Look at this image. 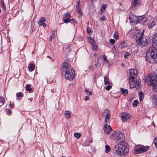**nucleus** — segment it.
<instances>
[{
  "label": "nucleus",
  "mask_w": 157,
  "mask_h": 157,
  "mask_svg": "<svg viewBox=\"0 0 157 157\" xmlns=\"http://www.w3.org/2000/svg\"><path fill=\"white\" fill-rule=\"evenodd\" d=\"M85 92L88 95H92V92L90 91H89L87 90H85Z\"/></svg>",
  "instance_id": "58836bf2"
},
{
  "label": "nucleus",
  "mask_w": 157,
  "mask_h": 157,
  "mask_svg": "<svg viewBox=\"0 0 157 157\" xmlns=\"http://www.w3.org/2000/svg\"><path fill=\"white\" fill-rule=\"evenodd\" d=\"M127 44V43L126 42L123 41L120 44L119 46L120 48L123 49L126 47Z\"/></svg>",
  "instance_id": "6ab92c4d"
},
{
  "label": "nucleus",
  "mask_w": 157,
  "mask_h": 157,
  "mask_svg": "<svg viewBox=\"0 0 157 157\" xmlns=\"http://www.w3.org/2000/svg\"><path fill=\"white\" fill-rule=\"evenodd\" d=\"M5 99L4 98L2 97H0V103L2 105L4 104V103Z\"/></svg>",
  "instance_id": "4c0bfd02"
},
{
  "label": "nucleus",
  "mask_w": 157,
  "mask_h": 157,
  "mask_svg": "<svg viewBox=\"0 0 157 157\" xmlns=\"http://www.w3.org/2000/svg\"><path fill=\"white\" fill-rule=\"evenodd\" d=\"M149 21V20L147 18H146L144 16H140L139 23L141 24L146 25Z\"/></svg>",
  "instance_id": "9d476101"
},
{
  "label": "nucleus",
  "mask_w": 157,
  "mask_h": 157,
  "mask_svg": "<svg viewBox=\"0 0 157 157\" xmlns=\"http://www.w3.org/2000/svg\"><path fill=\"white\" fill-rule=\"evenodd\" d=\"M136 40L138 44L142 47L146 46L148 44L147 39L143 37V34H141L137 38H136Z\"/></svg>",
  "instance_id": "423d86ee"
},
{
  "label": "nucleus",
  "mask_w": 157,
  "mask_h": 157,
  "mask_svg": "<svg viewBox=\"0 0 157 157\" xmlns=\"http://www.w3.org/2000/svg\"><path fill=\"white\" fill-rule=\"evenodd\" d=\"M76 11L78 14L81 15L82 14V12L81 8H80L78 10H76Z\"/></svg>",
  "instance_id": "c03bdc74"
},
{
  "label": "nucleus",
  "mask_w": 157,
  "mask_h": 157,
  "mask_svg": "<svg viewBox=\"0 0 157 157\" xmlns=\"http://www.w3.org/2000/svg\"><path fill=\"white\" fill-rule=\"evenodd\" d=\"M113 36L114 38L116 40L118 39L119 37L118 33L116 31H115Z\"/></svg>",
  "instance_id": "bb28decb"
},
{
  "label": "nucleus",
  "mask_w": 157,
  "mask_h": 157,
  "mask_svg": "<svg viewBox=\"0 0 157 157\" xmlns=\"http://www.w3.org/2000/svg\"><path fill=\"white\" fill-rule=\"evenodd\" d=\"M139 2V0H133L132 4V7L133 9H135L136 7L138 6Z\"/></svg>",
  "instance_id": "a211bd4d"
},
{
  "label": "nucleus",
  "mask_w": 157,
  "mask_h": 157,
  "mask_svg": "<svg viewBox=\"0 0 157 157\" xmlns=\"http://www.w3.org/2000/svg\"><path fill=\"white\" fill-rule=\"evenodd\" d=\"M121 65H123V66H124V64H123V63H122V64H121Z\"/></svg>",
  "instance_id": "69168bd1"
},
{
  "label": "nucleus",
  "mask_w": 157,
  "mask_h": 157,
  "mask_svg": "<svg viewBox=\"0 0 157 157\" xmlns=\"http://www.w3.org/2000/svg\"><path fill=\"white\" fill-rule=\"evenodd\" d=\"M9 106L12 108H13L14 107V105L13 104H11V103L9 105Z\"/></svg>",
  "instance_id": "603ef678"
},
{
  "label": "nucleus",
  "mask_w": 157,
  "mask_h": 157,
  "mask_svg": "<svg viewBox=\"0 0 157 157\" xmlns=\"http://www.w3.org/2000/svg\"><path fill=\"white\" fill-rule=\"evenodd\" d=\"M153 85V90L155 92H157V85L155 84Z\"/></svg>",
  "instance_id": "f704fd0d"
},
{
  "label": "nucleus",
  "mask_w": 157,
  "mask_h": 157,
  "mask_svg": "<svg viewBox=\"0 0 157 157\" xmlns=\"http://www.w3.org/2000/svg\"><path fill=\"white\" fill-rule=\"evenodd\" d=\"M154 142L155 144V147L157 148V137H155L154 139Z\"/></svg>",
  "instance_id": "37998d69"
},
{
  "label": "nucleus",
  "mask_w": 157,
  "mask_h": 157,
  "mask_svg": "<svg viewBox=\"0 0 157 157\" xmlns=\"http://www.w3.org/2000/svg\"><path fill=\"white\" fill-rule=\"evenodd\" d=\"M105 152L106 153L108 152L110 150V148L108 145H106L105 146Z\"/></svg>",
  "instance_id": "7c9ffc66"
},
{
  "label": "nucleus",
  "mask_w": 157,
  "mask_h": 157,
  "mask_svg": "<svg viewBox=\"0 0 157 157\" xmlns=\"http://www.w3.org/2000/svg\"><path fill=\"white\" fill-rule=\"evenodd\" d=\"M62 68V73L66 79L71 80L75 77L74 71L70 64L67 63H63Z\"/></svg>",
  "instance_id": "f03ea898"
},
{
  "label": "nucleus",
  "mask_w": 157,
  "mask_h": 157,
  "mask_svg": "<svg viewBox=\"0 0 157 157\" xmlns=\"http://www.w3.org/2000/svg\"><path fill=\"white\" fill-rule=\"evenodd\" d=\"M141 80L140 79H135V78L129 79V83L130 87L132 88H138L140 84Z\"/></svg>",
  "instance_id": "0eeeda50"
},
{
  "label": "nucleus",
  "mask_w": 157,
  "mask_h": 157,
  "mask_svg": "<svg viewBox=\"0 0 157 157\" xmlns=\"http://www.w3.org/2000/svg\"><path fill=\"white\" fill-rule=\"evenodd\" d=\"M106 124L104 126V131L105 133L107 134H109L112 130L111 126L108 125Z\"/></svg>",
  "instance_id": "dca6fc26"
},
{
  "label": "nucleus",
  "mask_w": 157,
  "mask_h": 157,
  "mask_svg": "<svg viewBox=\"0 0 157 157\" xmlns=\"http://www.w3.org/2000/svg\"><path fill=\"white\" fill-rule=\"evenodd\" d=\"M26 90L28 91L29 92H30L31 91L32 89L31 88V86L29 85H27L26 87Z\"/></svg>",
  "instance_id": "72a5a7b5"
},
{
  "label": "nucleus",
  "mask_w": 157,
  "mask_h": 157,
  "mask_svg": "<svg viewBox=\"0 0 157 157\" xmlns=\"http://www.w3.org/2000/svg\"><path fill=\"white\" fill-rule=\"evenodd\" d=\"M129 33L130 34H132L133 37L136 39L141 34H140V33L139 30H137L136 29H133L132 30H130Z\"/></svg>",
  "instance_id": "9b49d317"
},
{
  "label": "nucleus",
  "mask_w": 157,
  "mask_h": 157,
  "mask_svg": "<svg viewBox=\"0 0 157 157\" xmlns=\"http://www.w3.org/2000/svg\"><path fill=\"white\" fill-rule=\"evenodd\" d=\"M152 46L147 52L146 59L151 63L157 62V33L153 36L152 40Z\"/></svg>",
  "instance_id": "f257e3e1"
},
{
  "label": "nucleus",
  "mask_w": 157,
  "mask_h": 157,
  "mask_svg": "<svg viewBox=\"0 0 157 157\" xmlns=\"http://www.w3.org/2000/svg\"><path fill=\"white\" fill-rule=\"evenodd\" d=\"M71 21H72V22L74 23L75 22V19L73 18L71 19Z\"/></svg>",
  "instance_id": "6e6d98bb"
},
{
  "label": "nucleus",
  "mask_w": 157,
  "mask_h": 157,
  "mask_svg": "<svg viewBox=\"0 0 157 157\" xmlns=\"http://www.w3.org/2000/svg\"><path fill=\"white\" fill-rule=\"evenodd\" d=\"M71 16L70 13L68 12L65 13L63 15V20L65 23L71 22V20L69 19Z\"/></svg>",
  "instance_id": "4468645a"
},
{
  "label": "nucleus",
  "mask_w": 157,
  "mask_h": 157,
  "mask_svg": "<svg viewBox=\"0 0 157 157\" xmlns=\"http://www.w3.org/2000/svg\"><path fill=\"white\" fill-rule=\"evenodd\" d=\"M138 103V101L137 100H135L134 101V103L133 104V106L134 107H136L137 105V104Z\"/></svg>",
  "instance_id": "c9c22d12"
},
{
  "label": "nucleus",
  "mask_w": 157,
  "mask_h": 157,
  "mask_svg": "<svg viewBox=\"0 0 157 157\" xmlns=\"http://www.w3.org/2000/svg\"><path fill=\"white\" fill-rule=\"evenodd\" d=\"M122 94L124 95H126L128 93V90L122 88H121Z\"/></svg>",
  "instance_id": "4be33fe9"
},
{
  "label": "nucleus",
  "mask_w": 157,
  "mask_h": 157,
  "mask_svg": "<svg viewBox=\"0 0 157 157\" xmlns=\"http://www.w3.org/2000/svg\"><path fill=\"white\" fill-rule=\"evenodd\" d=\"M109 42L111 44L113 45L115 43V41L114 39H110Z\"/></svg>",
  "instance_id": "a19ab883"
},
{
  "label": "nucleus",
  "mask_w": 157,
  "mask_h": 157,
  "mask_svg": "<svg viewBox=\"0 0 157 157\" xmlns=\"http://www.w3.org/2000/svg\"><path fill=\"white\" fill-rule=\"evenodd\" d=\"M100 19L102 21L105 20V17L104 16H102L100 18Z\"/></svg>",
  "instance_id": "8fccbe9b"
},
{
  "label": "nucleus",
  "mask_w": 157,
  "mask_h": 157,
  "mask_svg": "<svg viewBox=\"0 0 157 157\" xmlns=\"http://www.w3.org/2000/svg\"><path fill=\"white\" fill-rule=\"evenodd\" d=\"M144 31L143 30L141 33H140V34H143V36H144Z\"/></svg>",
  "instance_id": "13d9d810"
},
{
  "label": "nucleus",
  "mask_w": 157,
  "mask_h": 157,
  "mask_svg": "<svg viewBox=\"0 0 157 157\" xmlns=\"http://www.w3.org/2000/svg\"><path fill=\"white\" fill-rule=\"evenodd\" d=\"M121 119L123 121H126L131 117V115L127 112L122 113L121 115Z\"/></svg>",
  "instance_id": "ddd939ff"
},
{
  "label": "nucleus",
  "mask_w": 157,
  "mask_h": 157,
  "mask_svg": "<svg viewBox=\"0 0 157 157\" xmlns=\"http://www.w3.org/2000/svg\"><path fill=\"white\" fill-rule=\"evenodd\" d=\"M103 59L106 62H108V60L106 59V56L105 55H103Z\"/></svg>",
  "instance_id": "a18cd8bd"
},
{
  "label": "nucleus",
  "mask_w": 157,
  "mask_h": 157,
  "mask_svg": "<svg viewBox=\"0 0 157 157\" xmlns=\"http://www.w3.org/2000/svg\"><path fill=\"white\" fill-rule=\"evenodd\" d=\"M95 66L96 67L98 68L99 67V66H98V62H97V63L95 64Z\"/></svg>",
  "instance_id": "5fc2aeb1"
},
{
  "label": "nucleus",
  "mask_w": 157,
  "mask_h": 157,
  "mask_svg": "<svg viewBox=\"0 0 157 157\" xmlns=\"http://www.w3.org/2000/svg\"><path fill=\"white\" fill-rule=\"evenodd\" d=\"M91 1L92 2H94V0H91Z\"/></svg>",
  "instance_id": "0e129e2a"
},
{
  "label": "nucleus",
  "mask_w": 157,
  "mask_h": 157,
  "mask_svg": "<svg viewBox=\"0 0 157 157\" xmlns=\"http://www.w3.org/2000/svg\"><path fill=\"white\" fill-rule=\"evenodd\" d=\"M130 55V54L129 53H128V52L126 53L124 55V57L125 58H127V56H129Z\"/></svg>",
  "instance_id": "49530a36"
},
{
  "label": "nucleus",
  "mask_w": 157,
  "mask_h": 157,
  "mask_svg": "<svg viewBox=\"0 0 157 157\" xmlns=\"http://www.w3.org/2000/svg\"><path fill=\"white\" fill-rule=\"evenodd\" d=\"M46 21V19L44 17H41L39 21H38V24L40 26H43V27H44L46 26V25L44 23V22Z\"/></svg>",
  "instance_id": "2eb2a0df"
},
{
  "label": "nucleus",
  "mask_w": 157,
  "mask_h": 157,
  "mask_svg": "<svg viewBox=\"0 0 157 157\" xmlns=\"http://www.w3.org/2000/svg\"><path fill=\"white\" fill-rule=\"evenodd\" d=\"M12 113V111L9 109H8L7 110V114L10 115Z\"/></svg>",
  "instance_id": "09e8293b"
},
{
  "label": "nucleus",
  "mask_w": 157,
  "mask_h": 157,
  "mask_svg": "<svg viewBox=\"0 0 157 157\" xmlns=\"http://www.w3.org/2000/svg\"><path fill=\"white\" fill-rule=\"evenodd\" d=\"M28 99H29V100H30V102H31V100L29 98Z\"/></svg>",
  "instance_id": "338daca9"
},
{
  "label": "nucleus",
  "mask_w": 157,
  "mask_h": 157,
  "mask_svg": "<svg viewBox=\"0 0 157 157\" xmlns=\"http://www.w3.org/2000/svg\"><path fill=\"white\" fill-rule=\"evenodd\" d=\"M47 57H48V58H49L50 59H51V57H50V56H47Z\"/></svg>",
  "instance_id": "680f3d73"
},
{
  "label": "nucleus",
  "mask_w": 157,
  "mask_h": 157,
  "mask_svg": "<svg viewBox=\"0 0 157 157\" xmlns=\"http://www.w3.org/2000/svg\"><path fill=\"white\" fill-rule=\"evenodd\" d=\"M89 142L90 143H91L92 142V140H90Z\"/></svg>",
  "instance_id": "052dcab7"
},
{
  "label": "nucleus",
  "mask_w": 157,
  "mask_h": 157,
  "mask_svg": "<svg viewBox=\"0 0 157 157\" xmlns=\"http://www.w3.org/2000/svg\"><path fill=\"white\" fill-rule=\"evenodd\" d=\"M28 69L29 71L32 72L35 69V65L33 64H30L28 67Z\"/></svg>",
  "instance_id": "aec40b11"
},
{
  "label": "nucleus",
  "mask_w": 157,
  "mask_h": 157,
  "mask_svg": "<svg viewBox=\"0 0 157 157\" xmlns=\"http://www.w3.org/2000/svg\"><path fill=\"white\" fill-rule=\"evenodd\" d=\"M80 1H78L77 2V5L76 6V10H78L81 8L80 6Z\"/></svg>",
  "instance_id": "e433bc0d"
},
{
  "label": "nucleus",
  "mask_w": 157,
  "mask_h": 157,
  "mask_svg": "<svg viewBox=\"0 0 157 157\" xmlns=\"http://www.w3.org/2000/svg\"><path fill=\"white\" fill-rule=\"evenodd\" d=\"M102 117H105V122L107 124H109V122L110 118L111 117L109 110L108 109H105L102 114Z\"/></svg>",
  "instance_id": "6e6552de"
},
{
  "label": "nucleus",
  "mask_w": 157,
  "mask_h": 157,
  "mask_svg": "<svg viewBox=\"0 0 157 157\" xmlns=\"http://www.w3.org/2000/svg\"><path fill=\"white\" fill-rule=\"evenodd\" d=\"M155 25V21H152L151 22V23L148 25V27L150 29H151Z\"/></svg>",
  "instance_id": "c85d7f7f"
},
{
  "label": "nucleus",
  "mask_w": 157,
  "mask_h": 157,
  "mask_svg": "<svg viewBox=\"0 0 157 157\" xmlns=\"http://www.w3.org/2000/svg\"><path fill=\"white\" fill-rule=\"evenodd\" d=\"M152 102L155 105H157V95H153L152 97Z\"/></svg>",
  "instance_id": "412c9836"
},
{
  "label": "nucleus",
  "mask_w": 157,
  "mask_h": 157,
  "mask_svg": "<svg viewBox=\"0 0 157 157\" xmlns=\"http://www.w3.org/2000/svg\"><path fill=\"white\" fill-rule=\"evenodd\" d=\"M111 138L116 142L123 141L124 139V134L119 131L115 132L111 135Z\"/></svg>",
  "instance_id": "20e7f679"
},
{
  "label": "nucleus",
  "mask_w": 157,
  "mask_h": 157,
  "mask_svg": "<svg viewBox=\"0 0 157 157\" xmlns=\"http://www.w3.org/2000/svg\"><path fill=\"white\" fill-rule=\"evenodd\" d=\"M139 99L140 101H141L144 98L143 93L142 92H140L139 93Z\"/></svg>",
  "instance_id": "393cba45"
},
{
  "label": "nucleus",
  "mask_w": 157,
  "mask_h": 157,
  "mask_svg": "<svg viewBox=\"0 0 157 157\" xmlns=\"http://www.w3.org/2000/svg\"><path fill=\"white\" fill-rule=\"evenodd\" d=\"M89 68L90 69H92L93 67L91 66H89Z\"/></svg>",
  "instance_id": "4d7b16f0"
},
{
  "label": "nucleus",
  "mask_w": 157,
  "mask_h": 157,
  "mask_svg": "<svg viewBox=\"0 0 157 157\" xmlns=\"http://www.w3.org/2000/svg\"><path fill=\"white\" fill-rule=\"evenodd\" d=\"M52 34L51 35L50 37L52 39L54 38L55 37V32L52 31L51 32Z\"/></svg>",
  "instance_id": "79ce46f5"
},
{
  "label": "nucleus",
  "mask_w": 157,
  "mask_h": 157,
  "mask_svg": "<svg viewBox=\"0 0 157 157\" xmlns=\"http://www.w3.org/2000/svg\"><path fill=\"white\" fill-rule=\"evenodd\" d=\"M87 31L88 33H90L91 32V29L90 27H87Z\"/></svg>",
  "instance_id": "3c124183"
},
{
  "label": "nucleus",
  "mask_w": 157,
  "mask_h": 157,
  "mask_svg": "<svg viewBox=\"0 0 157 157\" xmlns=\"http://www.w3.org/2000/svg\"><path fill=\"white\" fill-rule=\"evenodd\" d=\"M129 19L130 21L134 24H137L139 22L140 20V16H137L134 15H131L130 16Z\"/></svg>",
  "instance_id": "f8f14e48"
},
{
  "label": "nucleus",
  "mask_w": 157,
  "mask_h": 157,
  "mask_svg": "<svg viewBox=\"0 0 157 157\" xmlns=\"http://www.w3.org/2000/svg\"><path fill=\"white\" fill-rule=\"evenodd\" d=\"M104 83L105 84H109V79L107 76H105L104 77Z\"/></svg>",
  "instance_id": "cd10ccee"
},
{
  "label": "nucleus",
  "mask_w": 157,
  "mask_h": 157,
  "mask_svg": "<svg viewBox=\"0 0 157 157\" xmlns=\"http://www.w3.org/2000/svg\"><path fill=\"white\" fill-rule=\"evenodd\" d=\"M157 76L155 73L151 74L147 76V84L148 86L153 85L156 83Z\"/></svg>",
  "instance_id": "39448f33"
},
{
  "label": "nucleus",
  "mask_w": 157,
  "mask_h": 157,
  "mask_svg": "<svg viewBox=\"0 0 157 157\" xmlns=\"http://www.w3.org/2000/svg\"><path fill=\"white\" fill-rule=\"evenodd\" d=\"M61 157H65V156H62Z\"/></svg>",
  "instance_id": "774afa93"
},
{
  "label": "nucleus",
  "mask_w": 157,
  "mask_h": 157,
  "mask_svg": "<svg viewBox=\"0 0 157 157\" xmlns=\"http://www.w3.org/2000/svg\"><path fill=\"white\" fill-rule=\"evenodd\" d=\"M92 46L93 50L94 51H96L97 50V45L95 44V43L94 44L91 45Z\"/></svg>",
  "instance_id": "2f4dec72"
},
{
  "label": "nucleus",
  "mask_w": 157,
  "mask_h": 157,
  "mask_svg": "<svg viewBox=\"0 0 157 157\" xmlns=\"http://www.w3.org/2000/svg\"><path fill=\"white\" fill-rule=\"evenodd\" d=\"M135 74V70L134 69H131L129 71V79H133L134 78Z\"/></svg>",
  "instance_id": "f3484780"
},
{
  "label": "nucleus",
  "mask_w": 157,
  "mask_h": 157,
  "mask_svg": "<svg viewBox=\"0 0 157 157\" xmlns=\"http://www.w3.org/2000/svg\"><path fill=\"white\" fill-rule=\"evenodd\" d=\"M64 114L65 117L67 119L69 118L70 117L71 115V113L67 111H65Z\"/></svg>",
  "instance_id": "5701e85b"
},
{
  "label": "nucleus",
  "mask_w": 157,
  "mask_h": 157,
  "mask_svg": "<svg viewBox=\"0 0 157 157\" xmlns=\"http://www.w3.org/2000/svg\"><path fill=\"white\" fill-rule=\"evenodd\" d=\"M74 136L77 139H79L80 138L81 136V134L80 133H78V132H75L74 134Z\"/></svg>",
  "instance_id": "a878e982"
},
{
  "label": "nucleus",
  "mask_w": 157,
  "mask_h": 157,
  "mask_svg": "<svg viewBox=\"0 0 157 157\" xmlns=\"http://www.w3.org/2000/svg\"><path fill=\"white\" fill-rule=\"evenodd\" d=\"M107 4H104L102 6L101 8V11L102 12H103L105 9L107 7Z\"/></svg>",
  "instance_id": "473e14b6"
},
{
  "label": "nucleus",
  "mask_w": 157,
  "mask_h": 157,
  "mask_svg": "<svg viewBox=\"0 0 157 157\" xmlns=\"http://www.w3.org/2000/svg\"><path fill=\"white\" fill-rule=\"evenodd\" d=\"M1 4V6L2 8H3V10H6V7L3 0H2Z\"/></svg>",
  "instance_id": "c756f323"
},
{
  "label": "nucleus",
  "mask_w": 157,
  "mask_h": 157,
  "mask_svg": "<svg viewBox=\"0 0 157 157\" xmlns=\"http://www.w3.org/2000/svg\"><path fill=\"white\" fill-rule=\"evenodd\" d=\"M52 38H51L50 37V39H49V41H52Z\"/></svg>",
  "instance_id": "bf43d9fd"
},
{
  "label": "nucleus",
  "mask_w": 157,
  "mask_h": 157,
  "mask_svg": "<svg viewBox=\"0 0 157 157\" xmlns=\"http://www.w3.org/2000/svg\"><path fill=\"white\" fill-rule=\"evenodd\" d=\"M149 147V146H140L138 148H136V147L135 152L137 154L141 152H144L147 151Z\"/></svg>",
  "instance_id": "1a4fd4ad"
},
{
  "label": "nucleus",
  "mask_w": 157,
  "mask_h": 157,
  "mask_svg": "<svg viewBox=\"0 0 157 157\" xmlns=\"http://www.w3.org/2000/svg\"><path fill=\"white\" fill-rule=\"evenodd\" d=\"M16 96L17 98L22 97L23 95L22 94L21 92H19L17 93Z\"/></svg>",
  "instance_id": "ea45409f"
},
{
  "label": "nucleus",
  "mask_w": 157,
  "mask_h": 157,
  "mask_svg": "<svg viewBox=\"0 0 157 157\" xmlns=\"http://www.w3.org/2000/svg\"><path fill=\"white\" fill-rule=\"evenodd\" d=\"M88 40L89 43L91 45L94 44L95 43L94 39L91 37H90L88 39Z\"/></svg>",
  "instance_id": "b1692460"
},
{
  "label": "nucleus",
  "mask_w": 157,
  "mask_h": 157,
  "mask_svg": "<svg viewBox=\"0 0 157 157\" xmlns=\"http://www.w3.org/2000/svg\"><path fill=\"white\" fill-rule=\"evenodd\" d=\"M115 148L116 154L122 156H124L129 151L128 145L124 141H120L115 145Z\"/></svg>",
  "instance_id": "7ed1b4c3"
},
{
  "label": "nucleus",
  "mask_w": 157,
  "mask_h": 157,
  "mask_svg": "<svg viewBox=\"0 0 157 157\" xmlns=\"http://www.w3.org/2000/svg\"><path fill=\"white\" fill-rule=\"evenodd\" d=\"M85 101L88 100H89V97L88 96H86L84 98Z\"/></svg>",
  "instance_id": "864d4df0"
},
{
  "label": "nucleus",
  "mask_w": 157,
  "mask_h": 157,
  "mask_svg": "<svg viewBox=\"0 0 157 157\" xmlns=\"http://www.w3.org/2000/svg\"><path fill=\"white\" fill-rule=\"evenodd\" d=\"M111 88V86H110L108 85L105 87V89L106 90H109Z\"/></svg>",
  "instance_id": "de8ad7c7"
},
{
  "label": "nucleus",
  "mask_w": 157,
  "mask_h": 157,
  "mask_svg": "<svg viewBox=\"0 0 157 157\" xmlns=\"http://www.w3.org/2000/svg\"><path fill=\"white\" fill-rule=\"evenodd\" d=\"M67 49H68V51H69V50H70L69 47V48H67Z\"/></svg>",
  "instance_id": "e2e57ef3"
}]
</instances>
